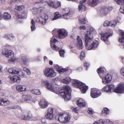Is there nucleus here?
Masks as SVG:
<instances>
[{
  "label": "nucleus",
  "instance_id": "a19ab883",
  "mask_svg": "<svg viewBox=\"0 0 124 124\" xmlns=\"http://www.w3.org/2000/svg\"><path fill=\"white\" fill-rule=\"evenodd\" d=\"M5 37L8 40L11 39V38H14V36L12 34H8L5 35Z\"/></svg>",
  "mask_w": 124,
  "mask_h": 124
},
{
  "label": "nucleus",
  "instance_id": "393cba45",
  "mask_svg": "<svg viewBox=\"0 0 124 124\" xmlns=\"http://www.w3.org/2000/svg\"><path fill=\"white\" fill-rule=\"evenodd\" d=\"M22 99L23 101L29 102L32 100V97L31 95H24L22 96Z\"/></svg>",
  "mask_w": 124,
  "mask_h": 124
},
{
  "label": "nucleus",
  "instance_id": "6ab92c4d",
  "mask_svg": "<svg viewBox=\"0 0 124 124\" xmlns=\"http://www.w3.org/2000/svg\"><path fill=\"white\" fill-rule=\"evenodd\" d=\"M64 116V113L61 115L58 114L55 117L56 119H58L59 121L61 122L65 123V117Z\"/></svg>",
  "mask_w": 124,
  "mask_h": 124
},
{
  "label": "nucleus",
  "instance_id": "c03bdc74",
  "mask_svg": "<svg viewBox=\"0 0 124 124\" xmlns=\"http://www.w3.org/2000/svg\"><path fill=\"white\" fill-rule=\"evenodd\" d=\"M118 4L123 5L124 4V0H114Z\"/></svg>",
  "mask_w": 124,
  "mask_h": 124
},
{
  "label": "nucleus",
  "instance_id": "0e129e2a",
  "mask_svg": "<svg viewBox=\"0 0 124 124\" xmlns=\"http://www.w3.org/2000/svg\"><path fill=\"white\" fill-rule=\"evenodd\" d=\"M31 28L32 31H34L36 29L35 25H31Z\"/></svg>",
  "mask_w": 124,
  "mask_h": 124
},
{
  "label": "nucleus",
  "instance_id": "2f4dec72",
  "mask_svg": "<svg viewBox=\"0 0 124 124\" xmlns=\"http://www.w3.org/2000/svg\"><path fill=\"white\" fill-rule=\"evenodd\" d=\"M56 32V30L55 29L54 30L52 31V34L53 35V36L52 38H51L50 41L51 42H52L53 43H54L56 42L57 41V40L55 38L54 35V33Z\"/></svg>",
  "mask_w": 124,
  "mask_h": 124
},
{
  "label": "nucleus",
  "instance_id": "3c124183",
  "mask_svg": "<svg viewBox=\"0 0 124 124\" xmlns=\"http://www.w3.org/2000/svg\"><path fill=\"white\" fill-rule=\"evenodd\" d=\"M79 19L81 23L84 24L86 23V20L85 19V18L82 19L81 18H79Z\"/></svg>",
  "mask_w": 124,
  "mask_h": 124
},
{
  "label": "nucleus",
  "instance_id": "20e7f679",
  "mask_svg": "<svg viewBox=\"0 0 124 124\" xmlns=\"http://www.w3.org/2000/svg\"><path fill=\"white\" fill-rule=\"evenodd\" d=\"M74 85L76 86H78L80 89L82 93H85L88 88V87L80 81L75 80L73 82Z\"/></svg>",
  "mask_w": 124,
  "mask_h": 124
},
{
  "label": "nucleus",
  "instance_id": "0eeeda50",
  "mask_svg": "<svg viewBox=\"0 0 124 124\" xmlns=\"http://www.w3.org/2000/svg\"><path fill=\"white\" fill-rule=\"evenodd\" d=\"M110 10V8L109 7H101L100 9V14L101 16H105L109 13Z\"/></svg>",
  "mask_w": 124,
  "mask_h": 124
},
{
  "label": "nucleus",
  "instance_id": "052dcab7",
  "mask_svg": "<svg viewBox=\"0 0 124 124\" xmlns=\"http://www.w3.org/2000/svg\"><path fill=\"white\" fill-rule=\"evenodd\" d=\"M120 72L121 75L124 76V67L121 69Z\"/></svg>",
  "mask_w": 124,
  "mask_h": 124
},
{
  "label": "nucleus",
  "instance_id": "aec40b11",
  "mask_svg": "<svg viewBox=\"0 0 124 124\" xmlns=\"http://www.w3.org/2000/svg\"><path fill=\"white\" fill-rule=\"evenodd\" d=\"M77 103V105L80 107H84L86 105L85 101L81 99L78 100Z\"/></svg>",
  "mask_w": 124,
  "mask_h": 124
},
{
  "label": "nucleus",
  "instance_id": "338daca9",
  "mask_svg": "<svg viewBox=\"0 0 124 124\" xmlns=\"http://www.w3.org/2000/svg\"><path fill=\"white\" fill-rule=\"evenodd\" d=\"M106 122L107 123H108L109 124H112L113 122L112 121H110L109 120H107Z\"/></svg>",
  "mask_w": 124,
  "mask_h": 124
},
{
  "label": "nucleus",
  "instance_id": "4c0bfd02",
  "mask_svg": "<svg viewBox=\"0 0 124 124\" xmlns=\"http://www.w3.org/2000/svg\"><path fill=\"white\" fill-rule=\"evenodd\" d=\"M22 60L23 61L24 64L26 65L28 61V59L27 57L25 56H23L22 57Z\"/></svg>",
  "mask_w": 124,
  "mask_h": 124
},
{
  "label": "nucleus",
  "instance_id": "a878e982",
  "mask_svg": "<svg viewBox=\"0 0 124 124\" xmlns=\"http://www.w3.org/2000/svg\"><path fill=\"white\" fill-rule=\"evenodd\" d=\"M10 102L8 100H5V99H3L0 100V105L4 106H6L9 104Z\"/></svg>",
  "mask_w": 124,
  "mask_h": 124
},
{
  "label": "nucleus",
  "instance_id": "dca6fc26",
  "mask_svg": "<svg viewBox=\"0 0 124 124\" xmlns=\"http://www.w3.org/2000/svg\"><path fill=\"white\" fill-rule=\"evenodd\" d=\"M99 45L98 42L96 40H94L88 47L89 50L94 49L97 48Z\"/></svg>",
  "mask_w": 124,
  "mask_h": 124
},
{
  "label": "nucleus",
  "instance_id": "de8ad7c7",
  "mask_svg": "<svg viewBox=\"0 0 124 124\" xmlns=\"http://www.w3.org/2000/svg\"><path fill=\"white\" fill-rule=\"evenodd\" d=\"M51 46L52 48L53 49L57 51L59 49V47L56 46L54 44H51Z\"/></svg>",
  "mask_w": 124,
  "mask_h": 124
},
{
  "label": "nucleus",
  "instance_id": "bf43d9fd",
  "mask_svg": "<svg viewBox=\"0 0 124 124\" xmlns=\"http://www.w3.org/2000/svg\"><path fill=\"white\" fill-rule=\"evenodd\" d=\"M90 114H92L93 113V111L92 108H89L87 111Z\"/></svg>",
  "mask_w": 124,
  "mask_h": 124
},
{
  "label": "nucleus",
  "instance_id": "4468645a",
  "mask_svg": "<svg viewBox=\"0 0 124 124\" xmlns=\"http://www.w3.org/2000/svg\"><path fill=\"white\" fill-rule=\"evenodd\" d=\"M86 0H83L80 2V4L78 6L79 10L80 11H84L86 9V7L85 5Z\"/></svg>",
  "mask_w": 124,
  "mask_h": 124
},
{
  "label": "nucleus",
  "instance_id": "9d476101",
  "mask_svg": "<svg viewBox=\"0 0 124 124\" xmlns=\"http://www.w3.org/2000/svg\"><path fill=\"white\" fill-rule=\"evenodd\" d=\"M114 91L116 93H124V84H119L116 88L114 89Z\"/></svg>",
  "mask_w": 124,
  "mask_h": 124
},
{
  "label": "nucleus",
  "instance_id": "9b49d317",
  "mask_svg": "<svg viewBox=\"0 0 124 124\" xmlns=\"http://www.w3.org/2000/svg\"><path fill=\"white\" fill-rule=\"evenodd\" d=\"M59 38L60 39L65 38L67 35V31L64 29H61L58 30L57 31Z\"/></svg>",
  "mask_w": 124,
  "mask_h": 124
},
{
  "label": "nucleus",
  "instance_id": "e2e57ef3",
  "mask_svg": "<svg viewBox=\"0 0 124 124\" xmlns=\"http://www.w3.org/2000/svg\"><path fill=\"white\" fill-rule=\"evenodd\" d=\"M86 27L84 25L80 26L79 27V29L81 30H84L86 29Z\"/></svg>",
  "mask_w": 124,
  "mask_h": 124
},
{
  "label": "nucleus",
  "instance_id": "c9c22d12",
  "mask_svg": "<svg viewBox=\"0 0 124 124\" xmlns=\"http://www.w3.org/2000/svg\"><path fill=\"white\" fill-rule=\"evenodd\" d=\"M71 79L69 77H67L65 79L62 80V82H63L66 84H68L71 81Z\"/></svg>",
  "mask_w": 124,
  "mask_h": 124
},
{
  "label": "nucleus",
  "instance_id": "1a4fd4ad",
  "mask_svg": "<svg viewBox=\"0 0 124 124\" xmlns=\"http://www.w3.org/2000/svg\"><path fill=\"white\" fill-rule=\"evenodd\" d=\"M91 90V95L93 98H97L101 95V92L97 89L93 88Z\"/></svg>",
  "mask_w": 124,
  "mask_h": 124
},
{
  "label": "nucleus",
  "instance_id": "79ce46f5",
  "mask_svg": "<svg viewBox=\"0 0 124 124\" xmlns=\"http://www.w3.org/2000/svg\"><path fill=\"white\" fill-rule=\"evenodd\" d=\"M93 123L94 124H105L104 121L101 119L95 121Z\"/></svg>",
  "mask_w": 124,
  "mask_h": 124
},
{
  "label": "nucleus",
  "instance_id": "774afa93",
  "mask_svg": "<svg viewBox=\"0 0 124 124\" xmlns=\"http://www.w3.org/2000/svg\"><path fill=\"white\" fill-rule=\"evenodd\" d=\"M31 23L32 25H35V23L33 19H31Z\"/></svg>",
  "mask_w": 124,
  "mask_h": 124
},
{
  "label": "nucleus",
  "instance_id": "5fc2aeb1",
  "mask_svg": "<svg viewBox=\"0 0 124 124\" xmlns=\"http://www.w3.org/2000/svg\"><path fill=\"white\" fill-rule=\"evenodd\" d=\"M117 24V22L115 20L111 22V26L112 27H114Z\"/></svg>",
  "mask_w": 124,
  "mask_h": 124
},
{
  "label": "nucleus",
  "instance_id": "7ed1b4c3",
  "mask_svg": "<svg viewBox=\"0 0 124 124\" xmlns=\"http://www.w3.org/2000/svg\"><path fill=\"white\" fill-rule=\"evenodd\" d=\"M2 53L3 54L5 55L8 58V60L9 61L14 62L16 60V59L14 56V53L11 50L5 48L3 50Z\"/></svg>",
  "mask_w": 124,
  "mask_h": 124
},
{
  "label": "nucleus",
  "instance_id": "bb28decb",
  "mask_svg": "<svg viewBox=\"0 0 124 124\" xmlns=\"http://www.w3.org/2000/svg\"><path fill=\"white\" fill-rule=\"evenodd\" d=\"M10 79L12 82H16L17 83H19L20 80V78L16 75L12 77H10Z\"/></svg>",
  "mask_w": 124,
  "mask_h": 124
},
{
  "label": "nucleus",
  "instance_id": "ddd939ff",
  "mask_svg": "<svg viewBox=\"0 0 124 124\" xmlns=\"http://www.w3.org/2000/svg\"><path fill=\"white\" fill-rule=\"evenodd\" d=\"M53 109L52 108H49L47 110V113L45 116L46 118L48 119H52L53 117Z\"/></svg>",
  "mask_w": 124,
  "mask_h": 124
},
{
  "label": "nucleus",
  "instance_id": "4be33fe9",
  "mask_svg": "<svg viewBox=\"0 0 124 124\" xmlns=\"http://www.w3.org/2000/svg\"><path fill=\"white\" fill-rule=\"evenodd\" d=\"M39 17H38L36 21L37 22H38L44 25L46 22V20L44 19V18L43 17L42 15H39Z\"/></svg>",
  "mask_w": 124,
  "mask_h": 124
},
{
  "label": "nucleus",
  "instance_id": "7c9ffc66",
  "mask_svg": "<svg viewBox=\"0 0 124 124\" xmlns=\"http://www.w3.org/2000/svg\"><path fill=\"white\" fill-rule=\"evenodd\" d=\"M104 69L103 68H101L98 69L97 72L100 77H101L104 74L105 72L104 70Z\"/></svg>",
  "mask_w": 124,
  "mask_h": 124
},
{
  "label": "nucleus",
  "instance_id": "5701e85b",
  "mask_svg": "<svg viewBox=\"0 0 124 124\" xmlns=\"http://www.w3.org/2000/svg\"><path fill=\"white\" fill-rule=\"evenodd\" d=\"M99 0H89L88 2L89 5L92 7H94L99 2Z\"/></svg>",
  "mask_w": 124,
  "mask_h": 124
},
{
  "label": "nucleus",
  "instance_id": "423d86ee",
  "mask_svg": "<svg viewBox=\"0 0 124 124\" xmlns=\"http://www.w3.org/2000/svg\"><path fill=\"white\" fill-rule=\"evenodd\" d=\"M101 36V40L104 41L106 43L108 44L109 42L108 41V39L109 37L112 36L113 35V33L112 31L111 30H108L107 32L104 33L103 34L100 33Z\"/></svg>",
  "mask_w": 124,
  "mask_h": 124
},
{
  "label": "nucleus",
  "instance_id": "e433bc0d",
  "mask_svg": "<svg viewBox=\"0 0 124 124\" xmlns=\"http://www.w3.org/2000/svg\"><path fill=\"white\" fill-rule=\"evenodd\" d=\"M8 72L10 74H16L18 73V71L15 70L13 68H10L8 70Z\"/></svg>",
  "mask_w": 124,
  "mask_h": 124
},
{
  "label": "nucleus",
  "instance_id": "680f3d73",
  "mask_svg": "<svg viewBox=\"0 0 124 124\" xmlns=\"http://www.w3.org/2000/svg\"><path fill=\"white\" fill-rule=\"evenodd\" d=\"M45 2V1L44 0H40L36 2L35 4L40 3L42 4Z\"/></svg>",
  "mask_w": 124,
  "mask_h": 124
},
{
  "label": "nucleus",
  "instance_id": "69168bd1",
  "mask_svg": "<svg viewBox=\"0 0 124 124\" xmlns=\"http://www.w3.org/2000/svg\"><path fill=\"white\" fill-rule=\"evenodd\" d=\"M120 12L123 14H124V8H121L120 9Z\"/></svg>",
  "mask_w": 124,
  "mask_h": 124
},
{
  "label": "nucleus",
  "instance_id": "72a5a7b5",
  "mask_svg": "<svg viewBox=\"0 0 124 124\" xmlns=\"http://www.w3.org/2000/svg\"><path fill=\"white\" fill-rule=\"evenodd\" d=\"M61 15L59 14V12H56L54 14V16L52 20H54L58 19L61 17Z\"/></svg>",
  "mask_w": 124,
  "mask_h": 124
},
{
  "label": "nucleus",
  "instance_id": "2eb2a0df",
  "mask_svg": "<svg viewBox=\"0 0 124 124\" xmlns=\"http://www.w3.org/2000/svg\"><path fill=\"white\" fill-rule=\"evenodd\" d=\"M111 75L109 74H108L104 78H102V82L105 84L108 83L111 80Z\"/></svg>",
  "mask_w": 124,
  "mask_h": 124
},
{
  "label": "nucleus",
  "instance_id": "f3484780",
  "mask_svg": "<svg viewBox=\"0 0 124 124\" xmlns=\"http://www.w3.org/2000/svg\"><path fill=\"white\" fill-rule=\"evenodd\" d=\"M115 87L114 85H108L105 86L102 89L105 92L108 93L111 92L112 90L113 91V89Z\"/></svg>",
  "mask_w": 124,
  "mask_h": 124
},
{
  "label": "nucleus",
  "instance_id": "37998d69",
  "mask_svg": "<svg viewBox=\"0 0 124 124\" xmlns=\"http://www.w3.org/2000/svg\"><path fill=\"white\" fill-rule=\"evenodd\" d=\"M38 8L39 12V15H41V14L40 13H42V14L43 13V12L45 10V8L43 7H40L39 8Z\"/></svg>",
  "mask_w": 124,
  "mask_h": 124
},
{
  "label": "nucleus",
  "instance_id": "473e14b6",
  "mask_svg": "<svg viewBox=\"0 0 124 124\" xmlns=\"http://www.w3.org/2000/svg\"><path fill=\"white\" fill-rule=\"evenodd\" d=\"M31 93L36 95H39L41 93L40 91L38 89H34L31 90Z\"/></svg>",
  "mask_w": 124,
  "mask_h": 124
},
{
  "label": "nucleus",
  "instance_id": "c756f323",
  "mask_svg": "<svg viewBox=\"0 0 124 124\" xmlns=\"http://www.w3.org/2000/svg\"><path fill=\"white\" fill-rule=\"evenodd\" d=\"M3 17L1 19L3 18L5 20H6L10 19L11 18L10 15L8 13H4L3 16L2 15Z\"/></svg>",
  "mask_w": 124,
  "mask_h": 124
},
{
  "label": "nucleus",
  "instance_id": "864d4df0",
  "mask_svg": "<svg viewBox=\"0 0 124 124\" xmlns=\"http://www.w3.org/2000/svg\"><path fill=\"white\" fill-rule=\"evenodd\" d=\"M85 56V53L84 51H82L80 55V58L81 59H83Z\"/></svg>",
  "mask_w": 124,
  "mask_h": 124
},
{
  "label": "nucleus",
  "instance_id": "09e8293b",
  "mask_svg": "<svg viewBox=\"0 0 124 124\" xmlns=\"http://www.w3.org/2000/svg\"><path fill=\"white\" fill-rule=\"evenodd\" d=\"M103 25L105 27L111 26V22L108 21H105Z\"/></svg>",
  "mask_w": 124,
  "mask_h": 124
},
{
  "label": "nucleus",
  "instance_id": "ea45409f",
  "mask_svg": "<svg viewBox=\"0 0 124 124\" xmlns=\"http://www.w3.org/2000/svg\"><path fill=\"white\" fill-rule=\"evenodd\" d=\"M27 118H25L26 120H34V117L32 116V115L30 113H28L27 115Z\"/></svg>",
  "mask_w": 124,
  "mask_h": 124
},
{
  "label": "nucleus",
  "instance_id": "b1692460",
  "mask_svg": "<svg viewBox=\"0 0 124 124\" xmlns=\"http://www.w3.org/2000/svg\"><path fill=\"white\" fill-rule=\"evenodd\" d=\"M118 41L119 42L122 43L123 47L124 48V32H121L120 36L119 37Z\"/></svg>",
  "mask_w": 124,
  "mask_h": 124
},
{
  "label": "nucleus",
  "instance_id": "f257e3e1",
  "mask_svg": "<svg viewBox=\"0 0 124 124\" xmlns=\"http://www.w3.org/2000/svg\"><path fill=\"white\" fill-rule=\"evenodd\" d=\"M41 84L42 86H45L48 90L56 94L58 93L59 92H60L61 94L65 101H68L71 98V90L70 87L68 85H66L63 91H59L57 87L55 86H53L47 80L42 79Z\"/></svg>",
  "mask_w": 124,
  "mask_h": 124
},
{
  "label": "nucleus",
  "instance_id": "412c9836",
  "mask_svg": "<svg viewBox=\"0 0 124 124\" xmlns=\"http://www.w3.org/2000/svg\"><path fill=\"white\" fill-rule=\"evenodd\" d=\"M16 89L19 92L26 91L27 90L25 86L18 85L16 86Z\"/></svg>",
  "mask_w": 124,
  "mask_h": 124
},
{
  "label": "nucleus",
  "instance_id": "58836bf2",
  "mask_svg": "<svg viewBox=\"0 0 124 124\" xmlns=\"http://www.w3.org/2000/svg\"><path fill=\"white\" fill-rule=\"evenodd\" d=\"M32 12L34 14H37L38 15H39V12L38 8L35 7L33 8Z\"/></svg>",
  "mask_w": 124,
  "mask_h": 124
},
{
  "label": "nucleus",
  "instance_id": "39448f33",
  "mask_svg": "<svg viewBox=\"0 0 124 124\" xmlns=\"http://www.w3.org/2000/svg\"><path fill=\"white\" fill-rule=\"evenodd\" d=\"M45 76L49 78H53L56 75V73L54 70L51 68H46L44 71Z\"/></svg>",
  "mask_w": 124,
  "mask_h": 124
},
{
  "label": "nucleus",
  "instance_id": "49530a36",
  "mask_svg": "<svg viewBox=\"0 0 124 124\" xmlns=\"http://www.w3.org/2000/svg\"><path fill=\"white\" fill-rule=\"evenodd\" d=\"M25 7L23 5H20L16 7V9L20 11L23 10Z\"/></svg>",
  "mask_w": 124,
  "mask_h": 124
},
{
  "label": "nucleus",
  "instance_id": "4d7b16f0",
  "mask_svg": "<svg viewBox=\"0 0 124 124\" xmlns=\"http://www.w3.org/2000/svg\"><path fill=\"white\" fill-rule=\"evenodd\" d=\"M23 70L24 71L26 72L27 74L28 75H30L31 74V73L30 70L27 69L25 68H23Z\"/></svg>",
  "mask_w": 124,
  "mask_h": 124
},
{
  "label": "nucleus",
  "instance_id": "13d9d810",
  "mask_svg": "<svg viewBox=\"0 0 124 124\" xmlns=\"http://www.w3.org/2000/svg\"><path fill=\"white\" fill-rule=\"evenodd\" d=\"M89 65L90 64L89 63L87 62H86L84 63V66L86 67V70H87V68L88 67Z\"/></svg>",
  "mask_w": 124,
  "mask_h": 124
},
{
  "label": "nucleus",
  "instance_id": "f704fd0d",
  "mask_svg": "<svg viewBox=\"0 0 124 124\" xmlns=\"http://www.w3.org/2000/svg\"><path fill=\"white\" fill-rule=\"evenodd\" d=\"M57 69L58 71L60 74H61L64 72L67 71L68 70L67 69H62L59 67L57 68Z\"/></svg>",
  "mask_w": 124,
  "mask_h": 124
},
{
  "label": "nucleus",
  "instance_id": "8fccbe9b",
  "mask_svg": "<svg viewBox=\"0 0 124 124\" xmlns=\"http://www.w3.org/2000/svg\"><path fill=\"white\" fill-rule=\"evenodd\" d=\"M65 53L64 51L62 49H60L59 52V54L60 56L61 57H64Z\"/></svg>",
  "mask_w": 124,
  "mask_h": 124
},
{
  "label": "nucleus",
  "instance_id": "a211bd4d",
  "mask_svg": "<svg viewBox=\"0 0 124 124\" xmlns=\"http://www.w3.org/2000/svg\"><path fill=\"white\" fill-rule=\"evenodd\" d=\"M48 104L47 102L43 99L41 100L39 103L40 107L42 108H45Z\"/></svg>",
  "mask_w": 124,
  "mask_h": 124
},
{
  "label": "nucleus",
  "instance_id": "f8f14e48",
  "mask_svg": "<svg viewBox=\"0 0 124 124\" xmlns=\"http://www.w3.org/2000/svg\"><path fill=\"white\" fill-rule=\"evenodd\" d=\"M62 13H64L62 16L63 18L65 19H67L69 17L70 15V9L68 8H63L62 10Z\"/></svg>",
  "mask_w": 124,
  "mask_h": 124
},
{
  "label": "nucleus",
  "instance_id": "603ef678",
  "mask_svg": "<svg viewBox=\"0 0 124 124\" xmlns=\"http://www.w3.org/2000/svg\"><path fill=\"white\" fill-rule=\"evenodd\" d=\"M18 71V73H16V74H18L20 77H22V78L24 77V75L22 71Z\"/></svg>",
  "mask_w": 124,
  "mask_h": 124
},
{
  "label": "nucleus",
  "instance_id": "f03ea898",
  "mask_svg": "<svg viewBox=\"0 0 124 124\" xmlns=\"http://www.w3.org/2000/svg\"><path fill=\"white\" fill-rule=\"evenodd\" d=\"M91 31H88L85 33V46H87L90 44V43L92 41V40L93 38V33L95 32L94 29L91 28Z\"/></svg>",
  "mask_w": 124,
  "mask_h": 124
},
{
  "label": "nucleus",
  "instance_id": "6e6552de",
  "mask_svg": "<svg viewBox=\"0 0 124 124\" xmlns=\"http://www.w3.org/2000/svg\"><path fill=\"white\" fill-rule=\"evenodd\" d=\"M47 3L49 6L55 8H57L61 7V6L60 2L59 1L56 3L54 1L49 0L47 2Z\"/></svg>",
  "mask_w": 124,
  "mask_h": 124
},
{
  "label": "nucleus",
  "instance_id": "a18cd8bd",
  "mask_svg": "<svg viewBox=\"0 0 124 124\" xmlns=\"http://www.w3.org/2000/svg\"><path fill=\"white\" fill-rule=\"evenodd\" d=\"M109 112V110L106 108H104V110L102 111V114H105L106 115L108 114Z\"/></svg>",
  "mask_w": 124,
  "mask_h": 124
},
{
  "label": "nucleus",
  "instance_id": "c85d7f7f",
  "mask_svg": "<svg viewBox=\"0 0 124 124\" xmlns=\"http://www.w3.org/2000/svg\"><path fill=\"white\" fill-rule=\"evenodd\" d=\"M65 117V123L69 121L70 119V116L68 113H64V116Z\"/></svg>",
  "mask_w": 124,
  "mask_h": 124
},
{
  "label": "nucleus",
  "instance_id": "cd10ccee",
  "mask_svg": "<svg viewBox=\"0 0 124 124\" xmlns=\"http://www.w3.org/2000/svg\"><path fill=\"white\" fill-rule=\"evenodd\" d=\"M79 37L78 36L77 38V46L79 49H81L83 48L82 41L80 39H79Z\"/></svg>",
  "mask_w": 124,
  "mask_h": 124
},
{
  "label": "nucleus",
  "instance_id": "6e6d98bb",
  "mask_svg": "<svg viewBox=\"0 0 124 124\" xmlns=\"http://www.w3.org/2000/svg\"><path fill=\"white\" fill-rule=\"evenodd\" d=\"M27 118V116L25 115H23L21 116L20 117V118L25 120H28L25 119V118Z\"/></svg>",
  "mask_w": 124,
  "mask_h": 124
}]
</instances>
